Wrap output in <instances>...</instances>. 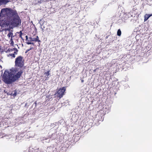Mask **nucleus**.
Wrapping results in <instances>:
<instances>
[{
	"label": "nucleus",
	"mask_w": 152,
	"mask_h": 152,
	"mask_svg": "<svg viewBox=\"0 0 152 152\" xmlns=\"http://www.w3.org/2000/svg\"><path fill=\"white\" fill-rule=\"evenodd\" d=\"M1 12L4 16L10 19V25L13 27H16L21 25V20L15 10L6 8L2 9Z\"/></svg>",
	"instance_id": "1"
},
{
	"label": "nucleus",
	"mask_w": 152,
	"mask_h": 152,
	"mask_svg": "<svg viewBox=\"0 0 152 152\" xmlns=\"http://www.w3.org/2000/svg\"><path fill=\"white\" fill-rule=\"evenodd\" d=\"M23 73V71L21 70L15 75L11 72L5 70L2 76L3 81L6 84H11L20 78Z\"/></svg>",
	"instance_id": "2"
},
{
	"label": "nucleus",
	"mask_w": 152,
	"mask_h": 152,
	"mask_svg": "<svg viewBox=\"0 0 152 152\" xmlns=\"http://www.w3.org/2000/svg\"><path fill=\"white\" fill-rule=\"evenodd\" d=\"M15 66L19 68H22L24 65V60L23 57L21 56H18L15 59Z\"/></svg>",
	"instance_id": "3"
},
{
	"label": "nucleus",
	"mask_w": 152,
	"mask_h": 152,
	"mask_svg": "<svg viewBox=\"0 0 152 152\" xmlns=\"http://www.w3.org/2000/svg\"><path fill=\"white\" fill-rule=\"evenodd\" d=\"M66 90V87H64L62 88H60L55 92L54 94L55 97L58 98L59 99L61 98L64 94Z\"/></svg>",
	"instance_id": "4"
},
{
	"label": "nucleus",
	"mask_w": 152,
	"mask_h": 152,
	"mask_svg": "<svg viewBox=\"0 0 152 152\" xmlns=\"http://www.w3.org/2000/svg\"><path fill=\"white\" fill-rule=\"evenodd\" d=\"M4 17L5 18L2 21L1 26L4 29H6L8 28L10 25V19H8L7 17Z\"/></svg>",
	"instance_id": "5"
},
{
	"label": "nucleus",
	"mask_w": 152,
	"mask_h": 152,
	"mask_svg": "<svg viewBox=\"0 0 152 152\" xmlns=\"http://www.w3.org/2000/svg\"><path fill=\"white\" fill-rule=\"evenodd\" d=\"M15 50L14 52L13 53H12L9 54V55L13 57V58H15V55H16L17 54L18 50L17 48H13V49H8V50H9V51H12L13 50Z\"/></svg>",
	"instance_id": "6"
},
{
	"label": "nucleus",
	"mask_w": 152,
	"mask_h": 152,
	"mask_svg": "<svg viewBox=\"0 0 152 152\" xmlns=\"http://www.w3.org/2000/svg\"><path fill=\"white\" fill-rule=\"evenodd\" d=\"M30 39V42L35 41V42H40L41 41L39 39V38L38 36H37L36 38H32L30 37L29 38Z\"/></svg>",
	"instance_id": "7"
},
{
	"label": "nucleus",
	"mask_w": 152,
	"mask_h": 152,
	"mask_svg": "<svg viewBox=\"0 0 152 152\" xmlns=\"http://www.w3.org/2000/svg\"><path fill=\"white\" fill-rule=\"evenodd\" d=\"M152 16V14H146L144 17V21H147L148 18L151 16Z\"/></svg>",
	"instance_id": "8"
},
{
	"label": "nucleus",
	"mask_w": 152,
	"mask_h": 152,
	"mask_svg": "<svg viewBox=\"0 0 152 152\" xmlns=\"http://www.w3.org/2000/svg\"><path fill=\"white\" fill-rule=\"evenodd\" d=\"M1 12L0 13V26H1V23L2 22V21H3V17H6V16H4V15H3L2 13L1 12Z\"/></svg>",
	"instance_id": "9"
},
{
	"label": "nucleus",
	"mask_w": 152,
	"mask_h": 152,
	"mask_svg": "<svg viewBox=\"0 0 152 152\" xmlns=\"http://www.w3.org/2000/svg\"><path fill=\"white\" fill-rule=\"evenodd\" d=\"M10 1V0H0V3L4 4H6Z\"/></svg>",
	"instance_id": "10"
},
{
	"label": "nucleus",
	"mask_w": 152,
	"mask_h": 152,
	"mask_svg": "<svg viewBox=\"0 0 152 152\" xmlns=\"http://www.w3.org/2000/svg\"><path fill=\"white\" fill-rule=\"evenodd\" d=\"M25 37L26 38V41H28V42H27L26 43L28 45H30V44H34V43L33 42H29L30 40H28V37L27 35H26Z\"/></svg>",
	"instance_id": "11"
},
{
	"label": "nucleus",
	"mask_w": 152,
	"mask_h": 152,
	"mask_svg": "<svg viewBox=\"0 0 152 152\" xmlns=\"http://www.w3.org/2000/svg\"><path fill=\"white\" fill-rule=\"evenodd\" d=\"M12 36H13V33L11 32H10L7 34V36L8 37L10 38V37H11L10 40H12Z\"/></svg>",
	"instance_id": "12"
},
{
	"label": "nucleus",
	"mask_w": 152,
	"mask_h": 152,
	"mask_svg": "<svg viewBox=\"0 0 152 152\" xmlns=\"http://www.w3.org/2000/svg\"><path fill=\"white\" fill-rule=\"evenodd\" d=\"M121 32L120 29L118 30L117 32V34L118 36H121Z\"/></svg>",
	"instance_id": "13"
},
{
	"label": "nucleus",
	"mask_w": 152,
	"mask_h": 152,
	"mask_svg": "<svg viewBox=\"0 0 152 152\" xmlns=\"http://www.w3.org/2000/svg\"><path fill=\"white\" fill-rule=\"evenodd\" d=\"M14 93L13 94V96H14V97H15V96H16L17 95V91H14Z\"/></svg>",
	"instance_id": "14"
},
{
	"label": "nucleus",
	"mask_w": 152,
	"mask_h": 152,
	"mask_svg": "<svg viewBox=\"0 0 152 152\" xmlns=\"http://www.w3.org/2000/svg\"><path fill=\"white\" fill-rule=\"evenodd\" d=\"M20 34L19 35V37H20L21 38V39H22L23 40L24 39H23V38L22 37V33L21 32V31H20Z\"/></svg>",
	"instance_id": "15"
},
{
	"label": "nucleus",
	"mask_w": 152,
	"mask_h": 152,
	"mask_svg": "<svg viewBox=\"0 0 152 152\" xmlns=\"http://www.w3.org/2000/svg\"><path fill=\"white\" fill-rule=\"evenodd\" d=\"M49 72H50V71H48L47 72H45V74H46V75L47 76H48L49 75Z\"/></svg>",
	"instance_id": "16"
},
{
	"label": "nucleus",
	"mask_w": 152,
	"mask_h": 152,
	"mask_svg": "<svg viewBox=\"0 0 152 152\" xmlns=\"http://www.w3.org/2000/svg\"><path fill=\"white\" fill-rule=\"evenodd\" d=\"M33 48H31L30 49H27V51H26V52H27L28 51H29L30 50H32V49Z\"/></svg>",
	"instance_id": "17"
},
{
	"label": "nucleus",
	"mask_w": 152,
	"mask_h": 152,
	"mask_svg": "<svg viewBox=\"0 0 152 152\" xmlns=\"http://www.w3.org/2000/svg\"><path fill=\"white\" fill-rule=\"evenodd\" d=\"M81 82H82V83H83V82H84V80H83V79H81Z\"/></svg>",
	"instance_id": "18"
},
{
	"label": "nucleus",
	"mask_w": 152,
	"mask_h": 152,
	"mask_svg": "<svg viewBox=\"0 0 152 152\" xmlns=\"http://www.w3.org/2000/svg\"><path fill=\"white\" fill-rule=\"evenodd\" d=\"M13 92H12L10 94V95H11V96H13Z\"/></svg>",
	"instance_id": "19"
},
{
	"label": "nucleus",
	"mask_w": 152,
	"mask_h": 152,
	"mask_svg": "<svg viewBox=\"0 0 152 152\" xmlns=\"http://www.w3.org/2000/svg\"><path fill=\"white\" fill-rule=\"evenodd\" d=\"M11 41H12L11 43H13V41L12 40Z\"/></svg>",
	"instance_id": "20"
}]
</instances>
